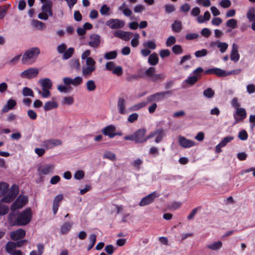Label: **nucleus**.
Wrapping results in <instances>:
<instances>
[{"label": "nucleus", "mask_w": 255, "mask_h": 255, "mask_svg": "<svg viewBox=\"0 0 255 255\" xmlns=\"http://www.w3.org/2000/svg\"><path fill=\"white\" fill-rule=\"evenodd\" d=\"M18 193V187L13 185L9 188V185L4 182H0V197L3 196L2 201L10 203L12 201Z\"/></svg>", "instance_id": "1"}, {"label": "nucleus", "mask_w": 255, "mask_h": 255, "mask_svg": "<svg viewBox=\"0 0 255 255\" xmlns=\"http://www.w3.org/2000/svg\"><path fill=\"white\" fill-rule=\"evenodd\" d=\"M14 212L9 215V221L12 225L22 226L27 224L31 219V211L30 208H27L22 212L18 214L16 219Z\"/></svg>", "instance_id": "2"}, {"label": "nucleus", "mask_w": 255, "mask_h": 255, "mask_svg": "<svg viewBox=\"0 0 255 255\" xmlns=\"http://www.w3.org/2000/svg\"><path fill=\"white\" fill-rule=\"evenodd\" d=\"M40 53L38 47H32L26 50L22 56L21 61L24 64H31L35 62Z\"/></svg>", "instance_id": "3"}, {"label": "nucleus", "mask_w": 255, "mask_h": 255, "mask_svg": "<svg viewBox=\"0 0 255 255\" xmlns=\"http://www.w3.org/2000/svg\"><path fill=\"white\" fill-rule=\"evenodd\" d=\"M96 61L92 58H87L85 65L82 68V74L86 78L90 77L96 70Z\"/></svg>", "instance_id": "4"}, {"label": "nucleus", "mask_w": 255, "mask_h": 255, "mask_svg": "<svg viewBox=\"0 0 255 255\" xmlns=\"http://www.w3.org/2000/svg\"><path fill=\"white\" fill-rule=\"evenodd\" d=\"M52 2L51 0H48L45 1L41 7L42 12L38 14V17L42 20H47L49 16H52Z\"/></svg>", "instance_id": "5"}, {"label": "nucleus", "mask_w": 255, "mask_h": 255, "mask_svg": "<svg viewBox=\"0 0 255 255\" xmlns=\"http://www.w3.org/2000/svg\"><path fill=\"white\" fill-rule=\"evenodd\" d=\"M83 82V78L81 76H77L74 78H72L69 77H65L63 78V82L68 87L72 85L74 87H78L81 85Z\"/></svg>", "instance_id": "6"}, {"label": "nucleus", "mask_w": 255, "mask_h": 255, "mask_svg": "<svg viewBox=\"0 0 255 255\" xmlns=\"http://www.w3.org/2000/svg\"><path fill=\"white\" fill-rule=\"evenodd\" d=\"M158 196L159 194H158L156 192H153L142 198L138 205L140 207L149 205L152 203L154 201L155 199Z\"/></svg>", "instance_id": "7"}, {"label": "nucleus", "mask_w": 255, "mask_h": 255, "mask_svg": "<svg viewBox=\"0 0 255 255\" xmlns=\"http://www.w3.org/2000/svg\"><path fill=\"white\" fill-rule=\"evenodd\" d=\"M61 140L57 138H52L45 140L42 142V146L46 149H49L54 148L55 146L62 145Z\"/></svg>", "instance_id": "8"}, {"label": "nucleus", "mask_w": 255, "mask_h": 255, "mask_svg": "<svg viewBox=\"0 0 255 255\" xmlns=\"http://www.w3.org/2000/svg\"><path fill=\"white\" fill-rule=\"evenodd\" d=\"M39 73V70L36 68H29L23 71L20 74L23 78L31 79L36 77Z\"/></svg>", "instance_id": "9"}, {"label": "nucleus", "mask_w": 255, "mask_h": 255, "mask_svg": "<svg viewBox=\"0 0 255 255\" xmlns=\"http://www.w3.org/2000/svg\"><path fill=\"white\" fill-rule=\"evenodd\" d=\"M27 202V198L26 196L20 195L14 201L11 206L12 213L14 210L20 209L24 206Z\"/></svg>", "instance_id": "10"}, {"label": "nucleus", "mask_w": 255, "mask_h": 255, "mask_svg": "<svg viewBox=\"0 0 255 255\" xmlns=\"http://www.w3.org/2000/svg\"><path fill=\"white\" fill-rule=\"evenodd\" d=\"M106 25L112 29L122 28L125 25L124 21L119 19H110L106 22Z\"/></svg>", "instance_id": "11"}, {"label": "nucleus", "mask_w": 255, "mask_h": 255, "mask_svg": "<svg viewBox=\"0 0 255 255\" xmlns=\"http://www.w3.org/2000/svg\"><path fill=\"white\" fill-rule=\"evenodd\" d=\"M146 130L139 129L134 133V141L136 143H141L146 141L149 138L147 136L145 137Z\"/></svg>", "instance_id": "12"}, {"label": "nucleus", "mask_w": 255, "mask_h": 255, "mask_svg": "<svg viewBox=\"0 0 255 255\" xmlns=\"http://www.w3.org/2000/svg\"><path fill=\"white\" fill-rule=\"evenodd\" d=\"M164 135V130L160 128L151 132L147 136V138H151L155 136V141L158 143L161 141Z\"/></svg>", "instance_id": "13"}, {"label": "nucleus", "mask_w": 255, "mask_h": 255, "mask_svg": "<svg viewBox=\"0 0 255 255\" xmlns=\"http://www.w3.org/2000/svg\"><path fill=\"white\" fill-rule=\"evenodd\" d=\"M178 141L180 145L185 148H190L196 145L194 141L188 139L181 135L178 136Z\"/></svg>", "instance_id": "14"}, {"label": "nucleus", "mask_w": 255, "mask_h": 255, "mask_svg": "<svg viewBox=\"0 0 255 255\" xmlns=\"http://www.w3.org/2000/svg\"><path fill=\"white\" fill-rule=\"evenodd\" d=\"M114 35L115 37L119 38L125 41L129 40L132 36V33L128 31H124L121 30H118L114 32Z\"/></svg>", "instance_id": "15"}, {"label": "nucleus", "mask_w": 255, "mask_h": 255, "mask_svg": "<svg viewBox=\"0 0 255 255\" xmlns=\"http://www.w3.org/2000/svg\"><path fill=\"white\" fill-rule=\"evenodd\" d=\"M55 165L53 164H46L40 166L38 168V171L44 175L48 174L53 172Z\"/></svg>", "instance_id": "16"}, {"label": "nucleus", "mask_w": 255, "mask_h": 255, "mask_svg": "<svg viewBox=\"0 0 255 255\" xmlns=\"http://www.w3.org/2000/svg\"><path fill=\"white\" fill-rule=\"evenodd\" d=\"M25 236V231L22 229H19L16 231L11 232L10 237L12 240L17 241L24 238Z\"/></svg>", "instance_id": "17"}, {"label": "nucleus", "mask_w": 255, "mask_h": 255, "mask_svg": "<svg viewBox=\"0 0 255 255\" xmlns=\"http://www.w3.org/2000/svg\"><path fill=\"white\" fill-rule=\"evenodd\" d=\"M116 130V127L113 125L108 126L102 129L103 133L108 136L110 138H113L115 136L118 134L115 132Z\"/></svg>", "instance_id": "18"}, {"label": "nucleus", "mask_w": 255, "mask_h": 255, "mask_svg": "<svg viewBox=\"0 0 255 255\" xmlns=\"http://www.w3.org/2000/svg\"><path fill=\"white\" fill-rule=\"evenodd\" d=\"M247 117V113L245 109L237 108L236 109V115H234V118L236 120L235 123H238L240 121H242Z\"/></svg>", "instance_id": "19"}, {"label": "nucleus", "mask_w": 255, "mask_h": 255, "mask_svg": "<svg viewBox=\"0 0 255 255\" xmlns=\"http://www.w3.org/2000/svg\"><path fill=\"white\" fill-rule=\"evenodd\" d=\"M101 42L100 36L98 34H93L91 35L89 45L93 47L97 48Z\"/></svg>", "instance_id": "20"}, {"label": "nucleus", "mask_w": 255, "mask_h": 255, "mask_svg": "<svg viewBox=\"0 0 255 255\" xmlns=\"http://www.w3.org/2000/svg\"><path fill=\"white\" fill-rule=\"evenodd\" d=\"M205 73L207 74H214L219 77H225L227 76V73L225 70L220 68H214L206 70Z\"/></svg>", "instance_id": "21"}, {"label": "nucleus", "mask_w": 255, "mask_h": 255, "mask_svg": "<svg viewBox=\"0 0 255 255\" xmlns=\"http://www.w3.org/2000/svg\"><path fill=\"white\" fill-rule=\"evenodd\" d=\"M230 58L234 62H237L239 60L240 54L238 52V46L235 43H233L232 45Z\"/></svg>", "instance_id": "22"}, {"label": "nucleus", "mask_w": 255, "mask_h": 255, "mask_svg": "<svg viewBox=\"0 0 255 255\" xmlns=\"http://www.w3.org/2000/svg\"><path fill=\"white\" fill-rule=\"evenodd\" d=\"M63 199V196L62 194H58L54 198L52 206V210L54 215H55L57 213L59 207V204Z\"/></svg>", "instance_id": "23"}, {"label": "nucleus", "mask_w": 255, "mask_h": 255, "mask_svg": "<svg viewBox=\"0 0 255 255\" xmlns=\"http://www.w3.org/2000/svg\"><path fill=\"white\" fill-rule=\"evenodd\" d=\"M16 105V102L14 100L9 99L6 104L3 107L1 112L3 113H6L9 110L13 109Z\"/></svg>", "instance_id": "24"}, {"label": "nucleus", "mask_w": 255, "mask_h": 255, "mask_svg": "<svg viewBox=\"0 0 255 255\" xmlns=\"http://www.w3.org/2000/svg\"><path fill=\"white\" fill-rule=\"evenodd\" d=\"M126 101L123 98H120L118 102V110L121 114H125L126 111Z\"/></svg>", "instance_id": "25"}, {"label": "nucleus", "mask_w": 255, "mask_h": 255, "mask_svg": "<svg viewBox=\"0 0 255 255\" xmlns=\"http://www.w3.org/2000/svg\"><path fill=\"white\" fill-rule=\"evenodd\" d=\"M58 103L55 101H49L46 102L43 106L45 111H48L57 108Z\"/></svg>", "instance_id": "26"}, {"label": "nucleus", "mask_w": 255, "mask_h": 255, "mask_svg": "<svg viewBox=\"0 0 255 255\" xmlns=\"http://www.w3.org/2000/svg\"><path fill=\"white\" fill-rule=\"evenodd\" d=\"M223 246L222 242L220 241L213 242L207 245V248L212 251H218Z\"/></svg>", "instance_id": "27"}, {"label": "nucleus", "mask_w": 255, "mask_h": 255, "mask_svg": "<svg viewBox=\"0 0 255 255\" xmlns=\"http://www.w3.org/2000/svg\"><path fill=\"white\" fill-rule=\"evenodd\" d=\"M159 61L158 55L156 53H153L150 54L148 58V62L151 66L157 65Z\"/></svg>", "instance_id": "28"}, {"label": "nucleus", "mask_w": 255, "mask_h": 255, "mask_svg": "<svg viewBox=\"0 0 255 255\" xmlns=\"http://www.w3.org/2000/svg\"><path fill=\"white\" fill-rule=\"evenodd\" d=\"M39 82L43 89H50L52 87V83L49 78L41 79Z\"/></svg>", "instance_id": "29"}, {"label": "nucleus", "mask_w": 255, "mask_h": 255, "mask_svg": "<svg viewBox=\"0 0 255 255\" xmlns=\"http://www.w3.org/2000/svg\"><path fill=\"white\" fill-rule=\"evenodd\" d=\"M212 44L216 45L221 53L225 52L228 47V44L226 42L217 41L213 42Z\"/></svg>", "instance_id": "30"}, {"label": "nucleus", "mask_w": 255, "mask_h": 255, "mask_svg": "<svg viewBox=\"0 0 255 255\" xmlns=\"http://www.w3.org/2000/svg\"><path fill=\"white\" fill-rule=\"evenodd\" d=\"M172 30L175 32H179L182 29V25L181 21L176 20L171 25Z\"/></svg>", "instance_id": "31"}, {"label": "nucleus", "mask_w": 255, "mask_h": 255, "mask_svg": "<svg viewBox=\"0 0 255 255\" xmlns=\"http://www.w3.org/2000/svg\"><path fill=\"white\" fill-rule=\"evenodd\" d=\"M171 91H167L165 92H158L154 94V96H155V99L156 101H159L163 99H164L166 95H170L171 94Z\"/></svg>", "instance_id": "32"}, {"label": "nucleus", "mask_w": 255, "mask_h": 255, "mask_svg": "<svg viewBox=\"0 0 255 255\" xmlns=\"http://www.w3.org/2000/svg\"><path fill=\"white\" fill-rule=\"evenodd\" d=\"M5 251L9 255L16 251V248L14 242H8L5 246Z\"/></svg>", "instance_id": "33"}, {"label": "nucleus", "mask_w": 255, "mask_h": 255, "mask_svg": "<svg viewBox=\"0 0 255 255\" xmlns=\"http://www.w3.org/2000/svg\"><path fill=\"white\" fill-rule=\"evenodd\" d=\"M87 90L89 92H93L96 89L95 82L93 80H89L86 83Z\"/></svg>", "instance_id": "34"}, {"label": "nucleus", "mask_w": 255, "mask_h": 255, "mask_svg": "<svg viewBox=\"0 0 255 255\" xmlns=\"http://www.w3.org/2000/svg\"><path fill=\"white\" fill-rule=\"evenodd\" d=\"M32 25L40 30H44L46 27L45 24L44 22L38 20H33Z\"/></svg>", "instance_id": "35"}, {"label": "nucleus", "mask_w": 255, "mask_h": 255, "mask_svg": "<svg viewBox=\"0 0 255 255\" xmlns=\"http://www.w3.org/2000/svg\"><path fill=\"white\" fill-rule=\"evenodd\" d=\"M142 46L144 48H146L149 50H154L156 48V44L154 41L149 40L145 41L142 43Z\"/></svg>", "instance_id": "36"}, {"label": "nucleus", "mask_w": 255, "mask_h": 255, "mask_svg": "<svg viewBox=\"0 0 255 255\" xmlns=\"http://www.w3.org/2000/svg\"><path fill=\"white\" fill-rule=\"evenodd\" d=\"M97 236L95 234H91L89 236L90 244L87 247V250L90 251L94 246L96 242Z\"/></svg>", "instance_id": "37"}, {"label": "nucleus", "mask_w": 255, "mask_h": 255, "mask_svg": "<svg viewBox=\"0 0 255 255\" xmlns=\"http://www.w3.org/2000/svg\"><path fill=\"white\" fill-rule=\"evenodd\" d=\"M203 94L207 98L211 99L214 96L215 92L211 88H208L203 91Z\"/></svg>", "instance_id": "38"}, {"label": "nucleus", "mask_w": 255, "mask_h": 255, "mask_svg": "<svg viewBox=\"0 0 255 255\" xmlns=\"http://www.w3.org/2000/svg\"><path fill=\"white\" fill-rule=\"evenodd\" d=\"M57 89L61 93H67L70 92L71 88V87H68V85H66L64 84V85H58Z\"/></svg>", "instance_id": "39"}, {"label": "nucleus", "mask_w": 255, "mask_h": 255, "mask_svg": "<svg viewBox=\"0 0 255 255\" xmlns=\"http://www.w3.org/2000/svg\"><path fill=\"white\" fill-rule=\"evenodd\" d=\"M38 251H32L30 253V255H42L44 251V246L42 244L37 245Z\"/></svg>", "instance_id": "40"}, {"label": "nucleus", "mask_w": 255, "mask_h": 255, "mask_svg": "<svg viewBox=\"0 0 255 255\" xmlns=\"http://www.w3.org/2000/svg\"><path fill=\"white\" fill-rule=\"evenodd\" d=\"M2 199L0 201V216L4 215L8 212V207L3 204Z\"/></svg>", "instance_id": "41"}, {"label": "nucleus", "mask_w": 255, "mask_h": 255, "mask_svg": "<svg viewBox=\"0 0 255 255\" xmlns=\"http://www.w3.org/2000/svg\"><path fill=\"white\" fill-rule=\"evenodd\" d=\"M72 226V223H66L61 228V232L63 234H66L71 229Z\"/></svg>", "instance_id": "42"}, {"label": "nucleus", "mask_w": 255, "mask_h": 255, "mask_svg": "<svg viewBox=\"0 0 255 255\" xmlns=\"http://www.w3.org/2000/svg\"><path fill=\"white\" fill-rule=\"evenodd\" d=\"M117 56V52L116 51H112L109 52H107L104 55V58L106 59H115Z\"/></svg>", "instance_id": "43"}, {"label": "nucleus", "mask_w": 255, "mask_h": 255, "mask_svg": "<svg viewBox=\"0 0 255 255\" xmlns=\"http://www.w3.org/2000/svg\"><path fill=\"white\" fill-rule=\"evenodd\" d=\"M147 103H146L145 102H142L141 103H138L132 106L131 107H130V110L131 111H137L140 109L141 108L145 107Z\"/></svg>", "instance_id": "44"}, {"label": "nucleus", "mask_w": 255, "mask_h": 255, "mask_svg": "<svg viewBox=\"0 0 255 255\" xmlns=\"http://www.w3.org/2000/svg\"><path fill=\"white\" fill-rule=\"evenodd\" d=\"M255 14V8L250 7L247 13V17L250 21H253V17Z\"/></svg>", "instance_id": "45"}, {"label": "nucleus", "mask_w": 255, "mask_h": 255, "mask_svg": "<svg viewBox=\"0 0 255 255\" xmlns=\"http://www.w3.org/2000/svg\"><path fill=\"white\" fill-rule=\"evenodd\" d=\"M133 38L131 41V45L133 47H137L139 43V35L136 33L133 34Z\"/></svg>", "instance_id": "46"}, {"label": "nucleus", "mask_w": 255, "mask_h": 255, "mask_svg": "<svg viewBox=\"0 0 255 255\" xmlns=\"http://www.w3.org/2000/svg\"><path fill=\"white\" fill-rule=\"evenodd\" d=\"M70 65L72 69L79 70L80 64L78 59H73L70 61Z\"/></svg>", "instance_id": "47"}, {"label": "nucleus", "mask_w": 255, "mask_h": 255, "mask_svg": "<svg viewBox=\"0 0 255 255\" xmlns=\"http://www.w3.org/2000/svg\"><path fill=\"white\" fill-rule=\"evenodd\" d=\"M74 53V48H69L66 50L63 55L62 58L63 59H68L70 58Z\"/></svg>", "instance_id": "48"}, {"label": "nucleus", "mask_w": 255, "mask_h": 255, "mask_svg": "<svg viewBox=\"0 0 255 255\" xmlns=\"http://www.w3.org/2000/svg\"><path fill=\"white\" fill-rule=\"evenodd\" d=\"M165 76L162 74H154L151 78V80L153 82L161 81L165 79Z\"/></svg>", "instance_id": "49"}, {"label": "nucleus", "mask_w": 255, "mask_h": 255, "mask_svg": "<svg viewBox=\"0 0 255 255\" xmlns=\"http://www.w3.org/2000/svg\"><path fill=\"white\" fill-rule=\"evenodd\" d=\"M172 52L177 55L182 54L183 52V50L180 45H175L172 48Z\"/></svg>", "instance_id": "50"}, {"label": "nucleus", "mask_w": 255, "mask_h": 255, "mask_svg": "<svg viewBox=\"0 0 255 255\" xmlns=\"http://www.w3.org/2000/svg\"><path fill=\"white\" fill-rule=\"evenodd\" d=\"M226 26L233 29L236 28L237 26V20L233 18L230 19L226 22Z\"/></svg>", "instance_id": "51"}, {"label": "nucleus", "mask_w": 255, "mask_h": 255, "mask_svg": "<svg viewBox=\"0 0 255 255\" xmlns=\"http://www.w3.org/2000/svg\"><path fill=\"white\" fill-rule=\"evenodd\" d=\"M22 94L24 96H31L32 97H34L32 90L28 87H24L23 88Z\"/></svg>", "instance_id": "52"}, {"label": "nucleus", "mask_w": 255, "mask_h": 255, "mask_svg": "<svg viewBox=\"0 0 255 255\" xmlns=\"http://www.w3.org/2000/svg\"><path fill=\"white\" fill-rule=\"evenodd\" d=\"M37 92L39 94L41 95L42 97L45 98H48L50 96V92L49 91V89H48L42 88V91L37 90Z\"/></svg>", "instance_id": "53"}, {"label": "nucleus", "mask_w": 255, "mask_h": 255, "mask_svg": "<svg viewBox=\"0 0 255 255\" xmlns=\"http://www.w3.org/2000/svg\"><path fill=\"white\" fill-rule=\"evenodd\" d=\"M62 103V104L71 105L74 103V98L71 96L65 97Z\"/></svg>", "instance_id": "54"}, {"label": "nucleus", "mask_w": 255, "mask_h": 255, "mask_svg": "<svg viewBox=\"0 0 255 255\" xmlns=\"http://www.w3.org/2000/svg\"><path fill=\"white\" fill-rule=\"evenodd\" d=\"M9 6L4 5L0 6V20L2 19L5 15Z\"/></svg>", "instance_id": "55"}, {"label": "nucleus", "mask_w": 255, "mask_h": 255, "mask_svg": "<svg viewBox=\"0 0 255 255\" xmlns=\"http://www.w3.org/2000/svg\"><path fill=\"white\" fill-rule=\"evenodd\" d=\"M104 158H108L112 161H115L116 160L115 154L111 151L106 152L104 155Z\"/></svg>", "instance_id": "56"}, {"label": "nucleus", "mask_w": 255, "mask_h": 255, "mask_svg": "<svg viewBox=\"0 0 255 255\" xmlns=\"http://www.w3.org/2000/svg\"><path fill=\"white\" fill-rule=\"evenodd\" d=\"M155 72V68L150 67L148 68L145 71V74L149 78H151Z\"/></svg>", "instance_id": "57"}, {"label": "nucleus", "mask_w": 255, "mask_h": 255, "mask_svg": "<svg viewBox=\"0 0 255 255\" xmlns=\"http://www.w3.org/2000/svg\"><path fill=\"white\" fill-rule=\"evenodd\" d=\"M176 42V38L173 36H170L167 38L166 41V46L167 47H170L171 45L174 44Z\"/></svg>", "instance_id": "58"}, {"label": "nucleus", "mask_w": 255, "mask_h": 255, "mask_svg": "<svg viewBox=\"0 0 255 255\" xmlns=\"http://www.w3.org/2000/svg\"><path fill=\"white\" fill-rule=\"evenodd\" d=\"M198 79V76L194 75L189 77L186 80V82L188 84L193 85L195 83Z\"/></svg>", "instance_id": "59"}, {"label": "nucleus", "mask_w": 255, "mask_h": 255, "mask_svg": "<svg viewBox=\"0 0 255 255\" xmlns=\"http://www.w3.org/2000/svg\"><path fill=\"white\" fill-rule=\"evenodd\" d=\"M234 139V137L232 136H228L224 137L222 140L220 142L222 146H226L229 142Z\"/></svg>", "instance_id": "60"}, {"label": "nucleus", "mask_w": 255, "mask_h": 255, "mask_svg": "<svg viewBox=\"0 0 255 255\" xmlns=\"http://www.w3.org/2000/svg\"><path fill=\"white\" fill-rule=\"evenodd\" d=\"M27 116L32 120H35L37 119V115L36 113L33 110H29L27 112Z\"/></svg>", "instance_id": "61"}, {"label": "nucleus", "mask_w": 255, "mask_h": 255, "mask_svg": "<svg viewBox=\"0 0 255 255\" xmlns=\"http://www.w3.org/2000/svg\"><path fill=\"white\" fill-rule=\"evenodd\" d=\"M110 10V8L106 4H104L101 6L100 12L102 15H107Z\"/></svg>", "instance_id": "62"}, {"label": "nucleus", "mask_w": 255, "mask_h": 255, "mask_svg": "<svg viewBox=\"0 0 255 255\" xmlns=\"http://www.w3.org/2000/svg\"><path fill=\"white\" fill-rule=\"evenodd\" d=\"M112 73L117 76H121L123 73V68L120 66L115 67L113 69Z\"/></svg>", "instance_id": "63"}, {"label": "nucleus", "mask_w": 255, "mask_h": 255, "mask_svg": "<svg viewBox=\"0 0 255 255\" xmlns=\"http://www.w3.org/2000/svg\"><path fill=\"white\" fill-rule=\"evenodd\" d=\"M138 115L136 113H133L130 114L128 119V122L130 123H132L135 121H136L138 119Z\"/></svg>", "instance_id": "64"}]
</instances>
